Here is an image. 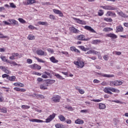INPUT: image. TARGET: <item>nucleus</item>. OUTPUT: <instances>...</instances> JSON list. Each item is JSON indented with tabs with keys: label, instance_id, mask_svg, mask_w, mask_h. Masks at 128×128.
I'll return each instance as SVG.
<instances>
[{
	"label": "nucleus",
	"instance_id": "28",
	"mask_svg": "<svg viewBox=\"0 0 128 128\" xmlns=\"http://www.w3.org/2000/svg\"><path fill=\"white\" fill-rule=\"evenodd\" d=\"M118 14L122 16V18H128V16H126V14L120 11V12H118Z\"/></svg>",
	"mask_w": 128,
	"mask_h": 128
},
{
	"label": "nucleus",
	"instance_id": "48",
	"mask_svg": "<svg viewBox=\"0 0 128 128\" xmlns=\"http://www.w3.org/2000/svg\"><path fill=\"white\" fill-rule=\"evenodd\" d=\"M112 54H116L117 56H120V54H122V52H118V51H114V52H113Z\"/></svg>",
	"mask_w": 128,
	"mask_h": 128
},
{
	"label": "nucleus",
	"instance_id": "59",
	"mask_svg": "<svg viewBox=\"0 0 128 128\" xmlns=\"http://www.w3.org/2000/svg\"><path fill=\"white\" fill-rule=\"evenodd\" d=\"M28 28H30V30H34V28H36V27L32 26V25H30L28 26Z\"/></svg>",
	"mask_w": 128,
	"mask_h": 128
},
{
	"label": "nucleus",
	"instance_id": "47",
	"mask_svg": "<svg viewBox=\"0 0 128 128\" xmlns=\"http://www.w3.org/2000/svg\"><path fill=\"white\" fill-rule=\"evenodd\" d=\"M104 100V98H100V99L98 100H92V102H102Z\"/></svg>",
	"mask_w": 128,
	"mask_h": 128
},
{
	"label": "nucleus",
	"instance_id": "64",
	"mask_svg": "<svg viewBox=\"0 0 128 128\" xmlns=\"http://www.w3.org/2000/svg\"><path fill=\"white\" fill-rule=\"evenodd\" d=\"M80 112H82V113L88 112V110H80Z\"/></svg>",
	"mask_w": 128,
	"mask_h": 128
},
{
	"label": "nucleus",
	"instance_id": "18",
	"mask_svg": "<svg viewBox=\"0 0 128 128\" xmlns=\"http://www.w3.org/2000/svg\"><path fill=\"white\" fill-rule=\"evenodd\" d=\"M11 56H10L9 58L10 60H16L15 58L16 56H20V54L18 53L13 52V53H12Z\"/></svg>",
	"mask_w": 128,
	"mask_h": 128
},
{
	"label": "nucleus",
	"instance_id": "42",
	"mask_svg": "<svg viewBox=\"0 0 128 128\" xmlns=\"http://www.w3.org/2000/svg\"><path fill=\"white\" fill-rule=\"evenodd\" d=\"M34 58H36V60H38V62H42V63L45 62L44 60L38 58V57H34Z\"/></svg>",
	"mask_w": 128,
	"mask_h": 128
},
{
	"label": "nucleus",
	"instance_id": "12",
	"mask_svg": "<svg viewBox=\"0 0 128 128\" xmlns=\"http://www.w3.org/2000/svg\"><path fill=\"white\" fill-rule=\"evenodd\" d=\"M106 36H107V38H110L112 40H115L116 38H118V36L112 33H110L108 34H106Z\"/></svg>",
	"mask_w": 128,
	"mask_h": 128
},
{
	"label": "nucleus",
	"instance_id": "44",
	"mask_svg": "<svg viewBox=\"0 0 128 128\" xmlns=\"http://www.w3.org/2000/svg\"><path fill=\"white\" fill-rule=\"evenodd\" d=\"M110 30H112V28H104L103 30V32H110Z\"/></svg>",
	"mask_w": 128,
	"mask_h": 128
},
{
	"label": "nucleus",
	"instance_id": "8",
	"mask_svg": "<svg viewBox=\"0 0 128 128\" xmlns=\"http://www.w3.org/2000/svg\"><path fill=\"white\" fill-rule=\"evenodd\" d=\"M25 6H28L30 4H36V0H26V2H23Z\"/></svg>",
	"mask_w": 128,
	"mask_h": 128
},
{
	"label": "nucleus",
	"instance_id": "45",
	"mask_svg": "<svg viewBox=\"0 0 128 128\" xmlns=\"http://www.w3.org/2000/svg\"><path fill=\"white\" fill-rule=\"evenodd\" d=\"M104 10H100L98 12V16H104Z\"/></svg>",
	"mask_w": 128,
	"mask_h": 128
},
{
	"label": "nucleus",
	"instance_id": "49",
	"mask_svg": "<svg viewBox=\"0 0 128 128\" xmlns=\"http://www.w3.org/2000/svg\"><path fill=\"white\" fill-rule=\"evenodd\" d=\"M80 48L83 50L84 52H86V48L84 46H79Z\"/></svg>",
	"mask_w": 128,
	"mask_h": 128
},
{
	"label": "nucleus",
	"instance_id": "58",
	"mask_svg": "<svg viewBox=\"0 0 128 128\" xmlns=\"http://www.w3.org/2000/svg\"><path fill=\"white\" fill-rule=\"evenodd\" d=\"M104 60H108V55H104L103 57Z\"/></svg>",
	"mask_w": 128,
	"mask_h": 128
},
{
	"label": "nucleus",
	"instance_id": "1",
	"mask_svg": "<svg viewBox=\"0 0 128 128\" xmlns=\"http://www.w3.org/2000/svg\"><path fill=\"white\" fill-rule=\"evenodd\" d=\"M104 92H106V94H112V92L120 94V91L118 89L114 88L112 87H106L104 89Z\"/></svg>",
	"mask_w": 128,
	"mask_h": 128
},
{
	"label": "nucleus",
	"instance_id": "40",
	"mask_svg": "<svg viewBox=\"0 0 128 128\" xmlns=\"http://www.w3.org/2000/svg\"><path fill=\"white\" fill-rule=\"evenodd\" d=\"M18 20L21 24H26V22L24 20V18H18Z\"/></svg>",
	"mask_w": 128,
	"mask_h": 128
},
{
	"label": "nucleus",
	"instance_id": "50",
	"mask_svg": "<svg viewBox=\"0 0 128 128\" xmlns=\"http://www.w3.org/2000/svg\"><path fill=\"white\" fill-rule=\"evenodd\" d=\"M112 102H116V104H122V102L120 101L119 100H112Z\"/></svg>",
	"mask_w": 128,
	"mask_h": 128
},
{
	"label": "nucleus",
	"instance_id": "30",
	"mask_svg": "<svg viewBox=\"0 0 128 128\" xmlns=\"http://www.w3.org/2000/svg\"><path fill=\"white\" fill-rule=\"evenodd\" d=\"M54 82H56V80H47L46 84H54Z\"/></svg>",
	"mask_w": 128,
	"mask_h": 128
},
{
	"label": "nucleus",
	"instance_id": "57",
	"mask_svg": "<svg viewBox=\"0 0 128 128\" xmlns=\"http://www.w3.org/2000/svg\"><path fill=\"white\" fill-rule=\"evenodd\" d=\"M76 49V46H72L70 48V50L72 52H75Z\"/></svg>",
	"mask_w": 128,
	"mask_h": 128
},
{
	"label": "nucleus",
	"instance_id": "2",
	"mask_svg": "<svg viewBox=\"0 0 128 128\" xmlns=\"http://www.w3.org/2000/svg\"><path fill=\"white\" fill-rule=\"evenodd\" d=\"M74 64L78 68H82L84 66V62L83 61L78 60L74 62Z\"/></svg>",
	"mask_w": 128,
	"mask_h": 128
},
{
	"label": "nucleus",
	"instance_id": "32",
	"mask_svg": "<svg viewBox=\"0 0 128 128\" xmlns=\"http://www.w3.org/2000/svg\"><path fill=\"white\" fill-rule=\"evenodd\" d=\"M55 127L56 128H64V125L62 124H55Z\"/></svg>",
	"mask_w": 128,
	"mask_h": 128
},
{
	"label": "nucleus",
	"instance_id": "33",
	"mask_svg": "<svg viewBox=\"0 0 128 128\" xmlns=\"http://www.w3.org/2000/svg\"><path fill=\"white\" fill-rule=\"evenodd\" d=\"M38 24H40V26H48V24L46 22H38Z\"/></svg>",
	"mask_w": 128,
	"mask_h": 128
},
{
	"label": "nucleus",
	"instance_id": "61",
	"mask_svg": "<svg viewBox=\"0 0 128 128\" xmlns=\"http://www.w3.org/2000/svg\"><path fill=\"white\" fill-rule=\"evenodd\" d=\"M93 82H94V84H100V81L96 79H95L93 80Z\"/></svg>",
	"mask_w": 128,
	"mask_h": 128
},
{
	"label": "nucleus",
	"instance_id": "31",
	"mask_svg": "<svg viewBox=\"0 0 128 128\" xmlns=\"http://www.w3.org/2000/svg\"><path fill=\"white\" fill-rule=\"evenodd\" d=\"M100 42H102V41L98 40H93L92 42V44H100Z\"/></svg>",
	"mask_w": 128,
	"mask_h": 128
},
{
	"label": "nucleus",
	"instance_id": "16",
	"mask_svg": "<svg viewBox=\"0 0 128 128\" xmlns=\"http://www.w3.org/2000/svg\"><path fill=\"white\" fill-rule=\"evenodd\" d=\"M106 16H114V18H116V14L114 12L108 11L106 14Z\"/></svg>",
	"mask_w": 128,
	"mask_h": 128
},
{
	"label": "nucleus",
	"instance_id": "7",
	"mask_svg": "<svg viewBox=\"0 0 128 128\" xmlns=\"http://www.w3.org/2000/svg\"><path fill=\"white\" fill-rule=\"evenodd\" d=\"M101 8H104V10H116L115 7L112 6H101Z\"/></svg>",
	"mask_w": 128,
	"mask_h": 128
},
{
	"label": "nucleus",
	"instance_id": "34",
	"mask_svg": "<svg viewBox=\"0 0 128 128\" xmlns=\"http://www.w3.org/2000/svg\"><path fill=\"white\" fill-rule=\"evenodd\" d=\"M34 38H36V37L32 34H29L28 36V40H34Z\"/></svg>",
	"mask_w": 128,
	"mask_h": 128
},
{
	"label": "nucleus",
	"instance_id": "19",
	"mask_svg": "<svg viewBox=\"0 0 128 128\" xmlns=\"http://www.w3.org/2000/svg\"><path fill=\"white\" fill-rule=\"evenodd\" d=\"M8 22H11L12 26H18V22L16 21V20L8 19Z\"/></svg>",
	"mask_w": 128,
	"mask_h": 128
},
{
	"label": "nucleus",
	"instance_id": "27",
	"mask_svg": "<svg viewBox=\"0 0 128 128\" xmlns=\"http://www.w3.org/2000/svg\"><path fill=\"white\" fill-rule=\"evenodd\" d=\"M8 64H11V66H20V64H18V63H16V62H14V61H10V60L8 62Z\"/></svg>",
	"mask_w": 128,
	"mask_h": 128
},
{
	"label": "nucleus",
	"instance_id": "13",
	"mask_svg": "<svg viewBox=\"0 0 128 128\" xmlns=\"http://www.w3.org/2000/svg\"><path fill=\"white\" fill-rule=\"evenodd\" d=\"M48 84L46 82L43 84H41L40 86V88L42 90H48Z\"/></svg>",
	"mask_w": 128,
	"mask_h": 128
},
{
	"label": "nucleus",
	"instance_id": "37",
	"mask_svg": "<svg viewBox=\"0 0 128 128\" xmlns=\"http://www.w3.org/2000/svg\"><path fill=\"white\" fill-rule=\"evenodd\" d=\"M58 118L61 122H66V118L64 116L60 115L58 116Z\"/></svg>",
	"mask_w": 128,
	"mask_h": 128
},
{
	"label": "nucleus",
	"instance_id": "11",
	"mask_svg": "<svg viewBox=\"0 0 128 128\" xmlns=\"http://www.w3.org/2000/svg\"><path fill=\"white\" fill-rule=\"evenodd\" d=\"M84 30H88V32H92L94 34L96 33V30H94L90 26H84Z\"/></svg>",
	"mask_w": 128,
	"mask_h": 128
},
{
	"label": "nucleus",
	"instance_id": "17",
	"mask_svg": "<svg viewBox=\"0 0 128 128\" xmlns=\"http://www.w3.org/2000/svg\"><path fill=\"white\" fill-rule=\"evenodd\" d=\"M124 32V28L122 25L116 27V32Z\"/></svg>",
	"mask_w": 128,
	"mask_h": 128
},
{
	"label": "nucleus",
	"instance_id": "53",
	"mask_svg": "<svg viewBox=\"0 0 128 128\" xmlns=\"http://www.w3.org/2000/svg\"><path fill=\"white\" fill-rule=\"evenodd\" d=\"M26 62L28 64H32V60L30 58H28L26 60Z\"/></svg>",
	"mask_w": 128,
	"mask_h": 128
},
{
	"label": "nucleus",
	"instance_id": "10",
	"mask_svg": "<svg viewBox=\"0 0 128 128\" xmlns=\"http://www.w3.org/2000/svg\"><path fill=\"white\" fill-rule=\"evenodd\" d=\"M69 30H70V32L73 34H78V32H80V30L76 28H74V26L70 27Z\"/></svg>",
	"mask_w": 128,
	"mask_h": 128
},
{
	"label": "nucleus",
	"instance_id": "39",
	"mask_svg": "<svg viewBox=\"0 0 128 128\" xmlns=\"http://www.w3.org/2000/svg\"><path fill=\"white\" fill-rule=\"evenodd\" d=\"M104 20H105V22H112V18H104Z\"/></svg>",
	"mask_w": 128,
	"mask_h": 128
},
{
	"label": "nucleus",
	"instance_id": "56",
	"mask_svg": "<svg viewBox=\"0 0 128 128\" xmlns=\"http://www.w3.org/2000/svg\"><path fill=\"white\" fill-rule=\"evenodd\" d=\"M4 100V96H2V95L0 94V102H2Z\"/></svg>",
	"mask_w": 128,
	"mask_h": 128
},
{
	"label": "nucleus",
	"instance_id": "25",
	"mask_svg": "<svg viewBox=\"0 0 128 128\" xmlns=\"http://www.w3.org/2000/svg\"><path fill=\"white\" fill-rule=\"evenodd\" d=\"M16 76H10L7 78V80H10V82H16Z\"/></svg>",
	"mask_w": 128,
	"mask_h": 128
},
{
	"label": "nucleus",
	"instance_id": "36",
	"mask_svg": "<svg viewBox=\"0 0 128 128\" xmlns=\"http://www.w3.org/2000/svg\"><path fill=\"white\" fill-rule=\"evenodd\" d=\"M36 54H38V56H44V52L42 50H40L36 51Z\"/></svg>",
	"mask_w": 128,
	"mask_h": 128
},
{
	"label": "nucleus",
	"instance_id": "55",
	"mask_svg": "<svg viewBox=\"0 0 128 128\" xmlns=\"http://www.w3.org/2000/svg\"><path fill=\"white\" fill-rule=\"evenodd\" d=\"M33 74H35V76H42V74L36 72H34Z\"/></svg>",
	"mask_w": 128,
	"mask_h": 128
},
{
	"label": "nucleus",
	"instance_id": "22",
	"mask_svg": "<svg viewBox=\"0 0 128 128\" xmlns=\"http://www.w3.org/2000/svg\"><path fill=\"white\" fill-rule=\"evenodd\" d=\"M84 120H82L80 118L76 120L74 122V123L76 124H84Z\"/></svg>",
	"mask_w": 128,
	"mask_h": 128
},
{
	"label": "nucleus",
	"instance_id": "54",
	"mask_svg": "<svg viewBox=\"0 0 128 128\" xmlns=\"http://www.w3.org/2000/svg\"><path fill=\"white\" fill-rule=\"evenodd\" d=\"M49 18H50V20H56V16L50 14L49 16Z\"/></svg>",
	"mask_w": 128,
	"mask_h": 128
},
{
	"label": "nucleus",
	"instance_id": "4",
	"mask_svg": "<svg viewBox=\"0 0 128 128\" xmlns=\"http://www.w3.org/2000/svg\"><path fill=\"white\" fill-rule=\"evenodd\" d=\"M29 68H32V70H42V66L36 64L30 65Z\"/></svg>",
	"mask_w": 128,
	"mask_h": 128
},
{
	"label": "nucleus",
	"instance_id": "20",
	"mask_svg": "<svg viewBox=\"0 0 128 128\" xmlns=\"http://www.w3.org/2000/svg\"><path fill=\"white\" fill-rule=\"evenodd\" d=\"M0 70H2L3 72H6V74H10V70H8V67L6 68V67H4V66H0Z\"/></svg>",
	"mask_w": 128,
	"mask_h": 128
},
{
	"label": "nucleus",
	"instance_id": "26",
	"mask_svg": "<svg viewBox=\"0 0 128 128\" xmlns=\"http://www.w3.org/2000/svg\"><path fill=\"white\" fill-rule=\"evenodd\" d=\"M13 84L14 86H20V88H24V84L20 82H14Z\"/></svg>",
	"mask_w": 128,
	"mask_h": 128
},
{
	"label": "nucleus",
	"instance_id": "3",
	"mask_svg": "<svg viewBox=\"0 0 128 128\" xmlns=\"http://www.w3.org/2000/svg\"><path fill=\"white\" fill-rule=\"evenodd\" d=\"M122 82L120 80H116L110 82V86H122Z\"/></svg>",
	"mask_w": 128,
	"mask_h": 128
},
{
	"label": "nucleus",
	"instance_id": "15",
	"mask_svg": "<svg viewBox=\"0 0 128 128\" xmlns=\"http://www.w3.org/2000/svg\"><path fill=\"white\" fill-rule=\"evenodd\" d=\"M76 38L78 40H88V39L86 38V36L83 34L78 35L76 36Z\"/></svg>",
	"mask_w": 128,
	"mask_h": 128
},
{
	"label": "nucleus",
	"instance_id": "29",
	"mask_svg": "<svg viewBox=\"0 0 128 128\" xmlns=\"http://www.w3.org/2000/svg\"><path fill=\"white\" fill-rule=\"evenodd\" d=\"M102 76H103L104 78H114V75L110 74H102Z\"/></svg>",
	"mask_w": 128,
	"mask_h": 128
},
{
	"label": "nucleus",
	"instance_id": "6",
	"mask_svg": "<svg viewBox=\"0 0 128 128\" xmlns=\"http://www.w3.org/2000/svg\"><path fill=\"white\" fill-rule=\"evenodd\" d=\"M73 20H75V22L77 24H86V22L84 20H80V18H73Z\"/></svg>",
	"mask_w": 128,
	"mask_h": 128
},
{
	"label": "nucleus",
	"instance_id": "38",
	"mask_svg": "<svg viewBox=\"0 0 128 128\" xmlns=\"http://www.w3.org/2000/svg\"><path fill=\"white\" fill-rule=\"evenodd\" d=\"M0 58L3 62H5L8 63L10 60L6 59V56H1Z\"/></svg>",
	"mask_w": 128,
	"mask_h": 128
},
{
	"label": "nucleus",
	"instance_id": "35",
	"mask_svg": "<svg viewBox=\"0 0 128 128\" xmlns=\"http://www.w3.org/2000/svg\"><path fill=\"white\" fill-rule=\"evenodd\" d=\"M34 96H36V98H44V96L40 94H34Z\"/></svg>",
	"mask_w": 128,
	"mask_h": 128
},
{
	"label": "nucleus",
	"instance_id": "21",
	"mask_svg": "<svg viewBox=\"0 0 128 128\" xmlns=\"http://www.w3.org/2000/svg\"><path fill=\"white\" fill-rule=\"evenodd\" d=\"M50 60L52 62H53V64H56L58 62V60L56 59V58L54 56H52L50 58Z\"/></svg>",
	"mask_w": 128,
	"mask_h": 128
},
{
	"label": "nucleus",
	"instance_id": "9",
	"mask_svg": "<svg viewBox=\"0 0 128 128\" xmlns=\"http://www.w3.org/2000/svg\"><path fill=\"white\" fill-rule=\"evenodd\" d=\"M51 100L54 102H60V96L59 95L54 96Z\"/></svg>",
	"mask_w": 128,
	"mask_h": 128
},
{
	"label": "nucleus",
	"instance_id": "51",
	"mask_svg": "<svg viewBox=\"0 0 128 128\" xmlns=\"http://www.w3.org/2000/svg\"><path fill=\"white\" fill-rule=\"evenodd\" d=\"M10 8H16V6L14 5V4L13 2L10 3Z\"/></svg>",
	"mask_w": 128,
	"mask_h": 128
},
{
	"label": "nucleus",
	"instance_id": "14",
	"mask_svg": "<svg viewBox=\"0 0 128 128\" xmlns=\"http://www.w3.org/2000/svg\"><path fill=\"white\" fill-rule=\"evenodd\" d=\"M53 12L54 14H58L59 16L62 17L64 16V14L62 12V11L56 10V9H53Z\"/></svg>",
	"mask_w": 128,
	"mask_h": 128
},
{
	"label": "nucleus",
	"instance_id": "63",
	"mask_svg": "<svg viewBox=\"0 0 128 128\" xmlns=\"http://www.w3.org/2000/svg\"><path fill=\"white\" fill-rule=\"evenodd\" d=\"M10 75L7 74H4L2 75V78H6L8 79V78Z\"/></svg>",
	"mask_w": 128,
	"mask_h": 128
},
{
	"label": "nucleus",
	"instance_id": "5",
	"mask_svg": "<svg viewBox=\"0 0 128 128\" xmlns=\"http://www.w3.org/2000/svg\"><path fill=\"white\" fill-rule=\"evenodd\" d=\"M56 114L53 113L52 114L50 115L48 118L46 119V120L45 122H50L52 120H54V118H56Z\"/></svg>",
	"mask_w": 128,
	"mask_h": 128
},
{
	"label": "nucleus",
	"instance_id": "60",
	"mask_svg": "<svg viewBox=\"0 0 128 128\" xmlns=\"http://www.w3.org/2000/svg\"><path fill=\"white\" fill-rule=\"evenodd\" d=\"M91 52V54H98V52L94 50H90Z\"/></svg>",
	"mask_w": 128,
	"mask_h": 128
},
{
	"label": "nucleus",
	"instance_id": "43",
	"mask_svg": "<svg viewBox=\"0 0 128 128\" xmlns=\"http://www.w3.org/2000/svg\"><path fill=\"white\" fill-rule=\"evenodd\" d=\"M30 108V106H27V105H22V110H28V108Z\"/></svg>",
	"mask_w": 128,
	"mask_h": 128
},
{
	"label": "nucleus",
	"instance_id": "41",
	"mask_svg": "<svg viewBox=\"0 0 128 128\" xmlns=\"http://www.w3.org/2000/svg\"><path fill=\"white\" fill-rule=\"evenodd\" d=\"M54 76L56 78H59V80H64V78H62L60 74H56Z\"/></svg>",
	"mask_w": 128,
	"mask_h": 128
},
{
	"label": "nucleus",
	"instance_id": "46",
	"mask_svg": "<svg viewBox=\"0 0 128 128\" xmlns=\"http://www.w3.org/2000/svg\"><path fill=\"white\" fill-rule=\"evenodd\" d=\"M1 112H4V114H6L8 112V110L6 108H3L0 110Z\"/></svg>",
	"mask_w": 128,
	"mask_h": 128
},
{
	"label": "nucleus",
	"instance_id": "62",
	"mask_svg": "<svg viewBox=\"0 0 128 128\" xmlns=\"http://www.w3.org/2000/svg\"><path fill=\"white\" fill-rule=\"evenodd\" d=\"M78 92H80V94H84V90L82 89L79 90Z\"/></svg>",
	"mask_w": 128,
	"mask_h": 128
},
{
	"label": "nucleus",
	"instance_id": "52",
	"mask_svg": "<svg viewBox=\"0 0 128 128\" xmlns=\"http://www.w3.org/2000/svg\"><path fill=\"white\" fill-rule=\"evenodd\" d=\"M0 36H0V38H8V36H4L2 34L0 33Z\"/></svg>",
	"mask_w": 128,
	"mask_h": 128
},
{
	"label": "nucleus",
	"instance_id": "23",
	"mask_svg": "<svg viewBox=\"0 0 128 128\" xmlns=\"http://www.w3.org/2000/svg\"><path fill=\"white\" fill-rule=\"evenodd\" d=\"M106 104L102 103H100L98 104V108L100 110H104L106 109Z\"/></svg>",
	"mask_w": 128,
	"mask_h": 128
},
{
	"label": "nucleus",
	"instance_id": "24",
	"mask_svg": "<svg viewBox=\"0 0 128 128\" xmlns=\"http://www.w3.org/2000/svg\"><path fill=\"white\" fill-rule=\"evenodd\" d=\"M30 122H44V120L38 119H31L30 120Z\"/></svg>",
	"mask_w": 128,
	"mask_h": 128
}]
</instances>
